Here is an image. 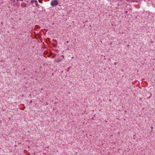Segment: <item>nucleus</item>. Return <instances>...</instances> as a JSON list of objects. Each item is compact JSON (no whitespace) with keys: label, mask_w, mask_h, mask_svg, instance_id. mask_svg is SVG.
<instances>
[{"label":"nucleus","mask_w":155,"mask_h":155,"mask_svg":"<svg viewBox=\"0 0 155 155\" xmlns=\"http://www.w3.org/2000/svg\"><path fill=\"white\" fill-rule=\"evenodd\" d=\"M58 4V2L57 0H53L51 2V5L52 6H55Z\"/></svg>","instance_id":"obj_1"},{"label":"nucleus","mask_w":155,"mask_h":155,"mask_svg":"<svg viewBox=\"0 0 155 155\" xmlns=\"http://www.w3.org/2000/svg\"><path fill=\"white\" fill-rule=\"evenodd\" d=\"M32 3H35L36 6H37L38 5V3H37V1H33L32 2Z\"/></svg>","instance_id":"obj_2"}]
</instances>
